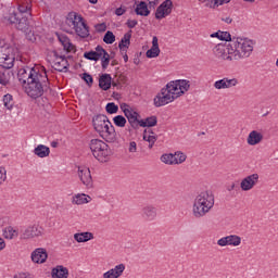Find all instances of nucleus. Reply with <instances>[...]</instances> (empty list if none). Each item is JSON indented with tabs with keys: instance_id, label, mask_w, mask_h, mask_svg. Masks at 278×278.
I'll use <instances>...</instances> for the list:
<instances>
[{
	"instance_id": "nucleus-1",
	"label": "nucleus",
	"mask_w": 278,
	"mask_h": 278,
	"mask_svg": "<svg viewBox=\"0 0 278 278\" xmlns=\"http://www.w3.org/2000/svg\"><path fill=\"white\" fill-rule=\"evenodd\" d=\"M49 84V76L47 75L46 68L26 85L25 91L31 99H38L42 97L45 92H49V90H51Z\"/></svg>"
},
{
	"instance_id": "nucleus-2",
	"label": "nucleus",
	"mask_w": 278,
	"mask_h": 278,
	"mask_svg": "<svg viewBox=\"0 0 278 278\" xmlns=\"http://www.w3.org/2000/svg\"><path fill=\"white\" fill-rule=\"evenodd\" d=\"M228 53L232 55L233 60L249 58L253 53V41L240 37H232Z\"/></svg>"
},
{
	"instance_id": "nucleus-3",
	"label": "nucleus",
	"mask_w": 278,
	"mask_h": 278,
	"mask_svg": "<svg viewBox=\"0 0 278 278\" xmlns=\"http://www.w3.org/2000/svg\"><path fill=\"white\" fill-rule=\"evenodd\" d=\"M214 207V194L210 191H202L193 202L192 214L194 218H203Z\"/></svg>"
},
{
	"instance_id": "nucleus-4",
	"label": "nucleus",
	"mask_w": 278,
	"mask_h": 278,
	"mask_svg": "<svg viewBox=\"0 0 278 278\" xmlns=\"http://www.w3.org/2000/svg\"><path fill=\"white\" fill-rule=\"evenodd\" d=\"M90 151L96 160L98 162H109L110 157L112 155V150L110 149V146L105 143V141L101 139H91L89 142Z\"/></svg>"
},
{
	"instance_id": "nucleus-5",
	"label": "nucleus",
	"mask_w": 278,
	"mask_h": 278,
	"mask_svg": "<svg viewBox=\"0 0 278 278\" xmlns=\"http://www.w3.org/2000/svg\"><path fill=\"white\" fill-rule=\"evenodd\" d=\"M175 99H179V93H177V91L170 87V83H168L166 88L162 89L161 96L154 98V105L155 108H162L163 105L173 103Z\"/></svg>"
},
{
	"instance_id": "nucleus-6",
	"label": "nucleus",
	"mask_w": 278,
	"mask_h": 278,
	"mask_svg": "<svg viewBox=\"0 0 278 278\" xmlns=\"http://www.w3.org/2000/svg\"><path fill=\"white\" fill-rule=\"evenodd\" d=\"M67 21L72 23L77 36L80 38H88L90 36V29L88 28L86 22H84V17H81V15L71 13Z\"/></svg>"
},
{
	"instance_id": "nucleus-7",
	"label": "nucleus",
	"mask_w": 278,
	"mask_h": 278,
	"mask_svg": "<svg viewBox=\"0 0 278 278\" xmlns=\"http://www.w3.org/2000/svg\"><path fill=\"white\" fill-rule=\"evenodd\" d=\"M45 70L46 68L42 65H35L34 67L27 66L18 71L17 77L21 84L28 85L31 81V79L39 76Z\"/></svg>"
},
{
	"instance_id": "nucleus-8",
	"label": "nucleus",
	"mask_w": 278,
	"mask_h": 278,
	"mask_svg": "<svg viewBox=\"0 0 278 278\" xmlns=\"http://www.w3.org/2000/svg\"><path fill=\"white\" fill-rule=\"evenodd\" d=\"M45 233V228L38 224L23 227L20 231L21 240H31L34 238H40Z\"/></svg>"
},
{
	"instance_id": "nucleus-9",
	"label": "nucleus",
	"mask_w": 278,
	"mask_h": 278,
	"mask_svg": "<svg viewBox=\"0 0 278 278\" xmlns=\"http://www.w3.org/2000/svg\"><path fill=\"white\" fill-rule=\"evenodd\" d=\"M0 66L2 68L10 70L14 66V55L12 54V48H2L0 51Z\"/></svg>"
},
{
	"instance_id": "nucleus-10",
	"label": "nucleus",
	"mask_w": 278,
	"mask_h": 278,
	"mask_svg": "<svg viewBox=\"0 0 278 278\" xmlns=\"http://www.w3.org/2000/svg\"><path fill=\"white\" fill-rule=\"evenodd\" d=\"M29 17L30 16L22 15L13 21L12 15H10L9 21L15 25L16 29L24 31V34H28L29 36V34H31V29L29 28Z\"/></svg>"
},
{
	"instance_id": "nucleus-11",
	"label": "nucleus",
	"mask_w": 278,
	"mask_h": 278,
	"mask_svg": "<svg viewBox=\"0 0 278 278\" xmlns=\"http://www.w3.org/2000/svg\"><path fill=\"white\" fill-rule=\"evenodd\" d=\"M169 88L178 93V97L186 94L190 90V80L178 79L169 83Z\"/></svg>"
},
{
	"instance_id": "nucleus-12",
	"label": "nucleus",
	"mask_w": 278,
	"mask_h": 278,
	"mask_svg": "<svg viewBox=\"0 0 278 278\" xmlns=\"http://www.w3.org/2000/svg\"><path fill=\"white\" fill-rule=\"evenodd\" d=\"M173 12V1L172 0H165L163 3H161L155 12V18L157 21H162V18H166Z\"/></svg>"
},
{
	"instance_id": "nucleus-13",
	"label": "nucleus",
	"mask_w": 278,
	"mask_h": 278,
	"mask_svg": "<svg viewBox=\"0 0 278 278\" xmlns=\"http://www.w3.org/2000/svg\"><path fill=\"white\" fill-rule=\"evenodd\" d=\"M99 136L102 137V140L109 143L118 142V135L116 134V128L114 125H109L102 131L99 132Z\"/></svg>"
},
{
	"instance_id": "nucleus-14",
	"label": "nucleus",
	"mask_w": 278,
	"mask_h": 278,
	"mask_svg": "<svg viewBox=\"0 0 278 278\" xmlns=\"http://www.w3.org/2000/svg\"><path fill=\"white\" fill-rule=\"evenodd\" d=\"M92 123L97 134L104 130L109 125H112V122H110V118H108V115H103V114L96 115L92 118Z\"/></svg>"
},
{
	"instance_id": "nucleus-15",
	"label": "nucleus",
	"mask_w": 278,
	"mask_h": 278,
	"mask_svg": "<svg viewBox=\"0 0 278 278\" xmlns=\"http://www.w3.org/2000/svg\"><path fill=\"white\" fill-rule=\"evenodd\" d=\"M54 70L59 73H66L71 66L68 59L65 55L58 54V52L54 53Z\"/></svg>"
},
{
	"instance_id": "nucleus-16",
	"label": "nucleus",
	"mask_w": 278,
	"mask_h": 278,
	"mask_svg": "<svg viewBox=\"0 0 278 278\" xmlns=\"http://www.w3.org/2000/svg\"><path fill=\"white\" fill-rule=\"evenodd\" d=\"M218 247H240L242 244V238L236 235H230L224 238H220L217 241Z\"/></svg>"
},
{
	"instance_id": "nucleus-17",
	"label": "nucleus",
	"mask_w": 278,
	"mask_h": 278,
	"mask_svg": "<svg viewBox=\"0 0 278 278\" xmlns=\"http://www.w3.org/2000/svg\"><path fill=\"white\" fill-rule=\"evenodd\" d=\"M78 177L80 181L86 186V188L90 189L93 186L92 174L90 173V168L88 167H79L78 168Z\"/></svg>"
},
{
	"instance_id": "nucleus-18",
	"label": "nucleus",
	"mask_w": 278,
	"mask_h": 278,
	"mask_svg": "<svg viewBox=\"0 0 278 278\" xmlns=\"http://www.w3.org/2000/svg\"><path fill=\"white\" fill-rule=\"evenodd\" d=\"M21 16H31V5L27 2L18 4L17 12L11 13V21H16Z\"/></svg>"
},
{
	"instance_id": "nucleus-19",
	"label": "nucleus",
	"mask_w": 278,
	"mask_h": 278,
	"mask_svg": "<svg viewBox=\"0 0 278 278\" xmlns=\"http://www.w3.org/2000/svg\"><path fill=\"white\" fill-rule=\"evenodd\" d=\"M213 51L216 58H218V60H228L229 62L235 60L233 54L229 53V45L228 47L217 45Z\"/></svg>"
},
{
	"instance_id": "nucleus-20",
	"label": "nucleus",
	"mask_w": 278,
	"mask_h": 278,
	"mask_svg": "<svg viewBox=\"0 0 278 278\" xmlns=\"http://www.w3.org/2000/svg\"><path fill=\"white\" fill-rule=\"evenodd\" d=\"M258 180H260V175L252 174L242 179L240 184V188L244 192H248V190H253V188L255 187V184H257Z\"/></svg>"
},
{
	"instance_id": "nucleus-21",
	"label": "nucleus",
	"mask_w": 278,
	"mask_h": 278,
	"mask_svg": "<svg viewBox=\"0 0 278 278\" xmlns=\"http://www.w3.org/2000/svg\"><path fill=\"white\" fill-rule=\"evenodd\" d=\"M141 216L144 220L151 222L157 218V207L153 205H146L141 210Z\"/></svg>"
},
{
	"instance_id": "nucleus-22",
	"label": "nucleus",
	"mask_w": 278,
	"mask_h": 278,
	"mask_svg": "<svg viewBox=\"0 0 278 278\" xmlns=\"http://www.w3.org/2000/svg\"><path fill=\"white\" fill-rule=\"evenodd\" d=\"M47 250L42 248H38L31 253V261L35 264H45L47 262Z\"/></svg>"
},
{
	"instance_id": "nucleus-23",
	"label": "nucleus",
	"mask_w": 278,
	"mask_h": 278,
	"mask_svg": "<svg viewBox=\"0 0 278 278\" xmlns=\"http://www.w3.org/2000/svg\"><path fill=\"white\" fill-rule=\"evenodd\" d=\"M125 273V264H118L103 274V278H118Z\"/></svg>"
},
{
	"instance_id": "nucleus-24",
	"label": "nucleus",
	"mask_w": 278,
	"mask_h": 278,
	"mask_svg": "<svg viewBox=\"0 0 278 278\" xmlns=\"http://www.w3.org/2000/svg\"><path fill=\"white\" fill-rule=\"evenodd\" d=\"M103 48L101 46L96 47V51H89L84 53V58L86 60H90L91 62H99L102 58Z\"/></svg>"
},
{
	"instance_id": "nucleus-25",
	"label": "nucleus",
	"mask_w": 278,
	"mask_h": 278,
	"mask_svg": "<svg viewBox=\"0 0 278 278\" xmlns=\"http://www.w3.org/2000/svg\"><path fill=\"white\" fill-rule=\"evenodd\" d=\"M262 140H264V135L257 130H252L248 136L247 142L250 147H255V144H260Z\"/></svg>"
},
{
	"instance_id": "nucleus-26",
	"label": "nucleus",
	"mask_w": 278,
	"mask_h": 278,
	"mask_svg": "<svg viewBox=\"0 0 278 278\" xmlns=\"http://www.w3.org/2000/svg\"><path fill=\"white\" fill-rule=\"evenodd\" d=\"M124 116H126L132 129H136L138 127V123L140 122L138 121V116H140L138 112L134 111V109H130L124 113Z\"/></svg>"
},
{
	"instance_id": "nucleus-27",
	"label": "nucleus",
	"mask_w": 278,
	"mask_h": 278,
	"mask_svg": "<svg viewBox=\"0 0 278 278\" xmlns=\"http://www.w3.org/2000/svg\"><path fill=\"white\" fill-rule=\"evenodd\" d=\"M129 45H131V30L126 33L124 37L121 39L118 43V49L122 53H127V49H129Z\"/></svg>"
},
{
	"instance_id": "nucleus-28",
	"label": "nucleus",
	"mask_w": 278,
	"mask_h": 278,
	"mask_svg": "<svg viewBox=\"0 0 278 278\" xmlns=\"http://www.w3.org/2000/svg\"><path fill=\"white\" fill-rule=\"evenodd\" d=\"M90 201H92V198L85 193H78L72 197L73 205H85V203H90Z\"/></svg>"
},
{
	"instance_id": "nucleus-29",
	"label": "nucleus",
	"mask_w": 278,
	"mask_h": 278,
	"mask_svg": "<svg viewBox=\"0 0 278 278\" xmlns=\"http://www.w3.org/2000/svg\"><path fill=\"white\" fill-rule=\"evenodd\" d=\"M99 88H101V90H109L112 88V76L110 74H102L100 76Z\"/></svg>"
},
{
	"instance_id": "nucleus-30",
	"label": "nucleus",
	"mask_w": 278,
	"mask_h": 278,
	"mask_svg": "<svg viewBox=\"0 0 278 278\" xmlns=\"http://www.w3.org/2000/svg\"><path fill=\"white\" fill-rule=\"evenodd\" d=\"M200 3H205V8H211L212 10H216V8H220V5H225V3H229L231 0H198Z\"/></svg>"
},
{
	"instance_id": "nucleus-31",
	"label": "nucleus",
	"mask_w": 278,
	"mask_h": 278,
	"mask_svg": "<svg viewBox=\"0 0 278 278\" xmlns=\"http://www.w3.org/2000/svg\"><path fill=\"white\" fill-rule=\"evenodd\" d=\"M52 278H68V268L58 265L52 269Z\"/></svg>"
},
{
	"instance_id": "nucleus-32",
	"label": "nucleus",
	"mask_w": 278,
	"mask_h": 278,
	"mask_svg": "<svg viewBox=\"0 0 278 278\" xmlns=\"http://www.w3.org/2000/svg\"><path fill=\"white\" fill-rule=\"evenodd\" d=\"M56 36L65 51H73V43L71 42L68 36L64 34H56Z\"/></svg>"
},
{
	"instance_id": "nucleus-33",
	"label": "nucleus",
	"mask_w": 278,
	"mask_h": 278,
	"mask_svg": "<svg viewBox=\"0 0 278 278\" xmlns=\"http://www.w3.org/2000/svg\"><path fill=\"white\" fill-rule=\"evenodd\" d=\"M50 153L51 150L45 144H39L34 149V154L37 155V157H49Z\"/></svg>"
},
{
	"instance_id": "nucleus-34",
	"label": "nucleus",
	"mask_w": 278,
	"mask_h": 278,
	"mask_svg": "<svg viewBox=\"0 0 278 278\" xmlns=\"http://www.w3.org/2000/svg\"><path fill=\"white\" fill-rule=\"evenodd\" d=\"M135 12L138 16H149V14H151L149 5L144 1H141L140 4H137Z\"/></svg>"
},
{
	"instance_id": "nucleus-35",
	"label": "nucleus",
	"mask_w": 278,
	"mask_h": 278,
	"mask_svg": "<svg viewBox=\"0 0 278 278\" xmlns=\"http://www.w3.org/2000/svg\"><path fill=\"white\" fill-rule=\"evenodd\" d=\"M74 240L76 242H88L89 240H94V235L92 232H78L74 235Z\"/></svg>"
},
{
	"instance_id": "nucleus-36",
	"label": "nucleus",
	"mask_w": 278,
	"mask_h": 278,
	"mask_svg": "<svg viewBox=\"0 0 278 278\" xmlns=\"http://www.w3.org/2000/svg\"><path fill=\"white\" fill-rule=\"evenodd\" d=\"M138 125L140 127H155V125H157V116L152 115L146 119H141L138 122Z\"/></svg>"
},
{
	"instance_id": "nucleus-37",
	"label": "nucleus",
	"mask_w": 278,
	"mask_h": 278,
	"mask_svg": "<svg viewBox=\"0 0 278 278\" xmlns=\"http://www.w3.org/2000/svg\"><path fill=\"white\" fill-rule=\"evenodd\" d=\"M211 38H218V40H225L226 42H231L233 38H231V34L229 31H220L211 34Z\"/></svg>"
},
{
	"instance_id": "nucleus-38",
	"label": "nucleus",
	"mask_w": 278,
	"mask_h": 278,
	"mask_svg": "<svg viewBox=\"0 0 278 278\" xmlns=\"http://www.w3.org/2000/svg\"><path fill=\"white\" fill-rule=\"evenodd\" d=\"M3 236L7 240H13V238H18V230L14 229L12 226H8L3 230Z\"/></svg>"
},
{
	"instance_id": "nucleus-39",
	"label": "nucleus",
	"mask_w": 278,
	"mask_h": 278,
	"mask_svg": "<svg viewBox=\"0 0 278 278\" xmlns=\"http://www.w3.org/2000/svg\"><path fill=\"white\" fill-rule=\"evenodd\" d=\"M101 60V66L103 71L108 70V66H110V53L105 49L102 50V56Z\"/></svg>"
},
{
	"instance_id": "nucleus-40",
	"label": "nucleus",
	"mask_w": 278,
	"mask_h": 278,
	"mask_svg": "<svg viewBox=\"0 0 278 278\" xmlns=\"http://www.w3.org/2000/svg\"><path fill=\"white\" fill-rule=\"evenodd\" d=\"M153 132H143V140L146 142H149V149H153V144H155V142L157 141V137H155L154 135H151Z\"/></svg>"
},
{
	"instance_id": "nucleus-41",
	"label": "nucleus",
	"mask_w": 278,
	"mask_h": 278,
	"mask_svg": "<svg viewBox=\"0 0 278 278\" xmlns=\"http://www.w3.org/2000/svg\"><path fill=\"white\" fill-rule=\"evenodd\" d=\"M2 101L7 110H12L14 108V98L12 97V94L10 93L4 94Z\"/></svg>"
},
{
	"instance_id": "nucleus-42",
	"label": "nucleus",
	"mask_w": 278,
	"mask_h": 278,
	"mask_svg": "<svg viewBox=\"0 0 278 278\" xmlns=\"http://www.w3.org/2000/svg\"><path fill=\"white\" fill-rule=\"evenodd\" d=\"M103 42H105V45H114V42H116V36L114 35V33H112V30H108L103 37Z\"/></svg>"
},
{
	"instance_id": "nucleus-43",
	"label": "nucleus",
	"mask_w": 278,
	"mask_h": 278,
	"mask_svg": "<svg viewBox=\"0 0 278 278\" xmlns=\"http://www.w3.org/2000/svg\"><path fill=\"white\" fill-rule=\"evenodd\" d=\"M161 162H163V164H168L169 166L175 165V155L174 154H163L161 156Z\"/></svg>"
},
{
	"instance_id": "nucleus-44",
	"label": "nucleus",
	"mask_w": 278,
	"mask_h": 278,
	"mask_svg": "<svg viewBox=\"0 0 278 278\" xmlns=\"http://www.w3.org/2000/svg\"><path fill=\"white\" fill-rule=\"evenodd\" d=\"M113 123L116 127H125V125H127V119L123 115H117L113 118Z\"/></svg>"
},
{
	"instance_id": "nucleus-45",
	"label": "nucleus",
	"mask_w": 278,
	"mask_h": 278,
	"mask_svg": "<svg viewBox=\"0 0 278 278\" xmlns=\"http://www.w3.org/2000/svg\"><path fill=\"white\" fill-rule=\"evenodd\" d=\"M105 110H106L108 114H117L118 113V105H116V103H114V102H109L105 105Z\"/></svg>"
},
{
	"instance_id": "nucleus-46",
	"label": "nucleus",
	"mask_w": 278,
	"mask_h": 278,
	"mask_svg": "<svg viewBox=\"0 0 278 278\" xmlns=\"http://www.w3.org/2000/svg\"><path fill=\"white\" fill-rule=\"evenodd\" d=\"M175 157V164H184L186 162V155L182 152H176L174 154Z\"/></svg>"
},
{
	"instance_id": "nucleus-47",
	"label": "nucleus",
	"mask_w": 278,
	"mask_h": 278,
	"mask_svg": "<svg viewBox=\"0 0 278 278\" xmlns=\"http://www.w3.org/2000/svg\"><path fill=\"white\" fill-rule=\"evenodd\" d=\"M147 58H157L160 55V48H151L146 52Z\"/></svg>"
},
{
	"instance_id": "nucleus-48",
	"label": "nucleus",
	"mask_w": 278,
	"mask_h": 278,
	"mask_svg": "<svg viewBox=\"0 0 278 278\" xmlns=\"http://www.w3.org/2000/svg\"><path fill=\"white\" fill-rule=\"evenodd\" d=\"M226 81V88H233L238 86L239 81L237 78H224Z\"/></svg>"
},
{
	"instance_id": "nucleus-49",
	"label": "nucleus",
	"mask_w": 278,
	"mask_h": 278,
	"mask_svg": "<svg viewBox=\"0 0 278 278\" xmlns=\"http://www.w3.org/2000/svg\"><path fill=\"white\" fill-rule=\"evenodd\" d=\"M214 88H216V90L227 89V84L225 81V78L215 81Z\"/></svg>"
},
{
	"instance_id": "nucleus-50",
	"label": "nucleus",
	"mask_w": 278,
	"mask_h": 278,
	"mask_svg": "<svg viewBox=\"0 0 278 278\" xmlns=\"http://www.w3.org/2000/svg\"><path fill=\"white\" fill-rule=\"evenodd\" d=\"M83 79H84V81H86V84H87L88 86H90L91 84L94 83V79L92 78V75H90V74H88V73H84V74H83Z\"/></svg>"
},
{
	"instance_id": "nucleus-51",
	"label": "nucleus",
	"mask_w": 278,
	"mask_h": 278,
	"mask_svg": "<svg viewBox=\"0 0 278 278\" xmlns=\"http://www.w3.org/2000/svg\"><path fill=\"white\" fill-rule=\"evenodd\" d=\"M94 28H96V31H98V34H103V31L108 29V25L105 23H100V24H97Z\"/></svg>"
},
{
	"instance_id": "nucleus-52",
	"label": "nucleus",
	"mask_w": 278,
	"mask_h": 278,
	"mask_svg": "<svg viewBox=\"0 0 278 278\" xmlns=\"http://www.w3.org/2000/svg\"><path fill=\"white\" fill-rule=\"evenodd\" d=\"M8 179V174L4 167H0V186Z\"/></svg>"
},
{
	"instance_id": "nucleus-53",
	"label": "nucleus",
	"mask_w": 278,
	"mask_h": 278,
	"mask_svg": "<svg viewBox=\"0 0 278 278\" xmlns=\"http://www.w3.org/2000/svg\"><path fill=\"white\" fill-rule=\"evenodd\" d=\"M128 151L129 153H136V151H138V144L136 141H130Z\"/></svg>"
},
{
	"instance_id": "nucleus-54",
	"label": "nucleus",
	"mask_w": 278,
	"mask_h": 278,
	"mask_svg": "<svg viewBox=\"0 0 278 278\" xmlns=\"http://www.w3.org/2000/svg\"><path fill=\"white\" fill-rule=\"evenodd\" d=\"M0 84L2 86H8L10 84V80H8V77H5V74L0 72Z\"/></svg>"
},
{
	"instance_id": "nucleus-55",
	"label": "nucleus",
	"mask_w": 278,
	"mask_h": 278,
	"mask_svg": "<svg viewBox=\"0 0 278 278\" xmlns=\"http://www.w3.org/2000/svg\"><path fill=\"white\" fill-rule=\"evenodd\" d=\"M126 25L129 29H134L138 25V22L136 20H127Z\"/></svg>"
},
{
	"instance_id": "nucleus-56",
	"label": "nucleus",
	"mask_w": 278,
	"mask_h": 278,
	"mask_svg": "<svg viewBox=\"0 0 278 278\" xmlns=\"http://www.w3.org/2000/svg\"><path fill=\"white\" fill-rule=\"evenodd\" d=\"M125 12H127V8H123V7H119L115 10V14L116 16H123V14H125Z\"/></svg>"
},
{
	"instance_id": "nucleus-57",
	"label": "nucleus",
	"mask_w": 278,
	"mask_h": 278,
	"mask_svg": "<svg viewBox=\"0 0 278 278\" xmlns=\"http://www.w3.org/2000/svg\"><path fill=\"white\" fill-rule=\"evenodd\" d=\"M119 108H121V110H122V112H123L124 114L132 109V108L129 106V104H127V103H122Z\"/></svg>"
},
{
	"instance_id": "nucleus-58",
	"label": "nucleus",
	"mask_w": 278,
	"mask_h": 278,
	"mask_svg": "<svg viewBox=\"0 0 278 278\" xmlns=\"http://www.w3.org/2000/svg\"><path fill=\"white\" fill-rule=\"evenodd\" d=\"M152 48L160 49V43L157 42V37L152 38Z\"/></svg>"
},
{
	"instance_id": "nucleus-59",
	"label": "nucleus",
	"mask_w": 278,
	"mask_h": 278,
	"mask_svg": "<svg viewBox=\"0 0 278 278\" xmlns=\"http://www.w3.org/2000/svg\"><path fill=\"white\" fill-rule=\"evenodd\" d=\"M149 3V8H155L157 3H160V0H147Z\"/></svg>"
},
{
	"instance_id": "nucleus-60",
	"label": "nucleus",
	"mask_w": 278,
	"mask_h": 278,
	"mask_svg": "<svg viewBox=\"0 0 278 278\" xmlns=\"http://www.w3.org/2000/svg\"><path fill=\"white\" fill-rule=\"evenodd\" d=\"M222 21L227 23V25H231V23H233V20L230 16L222 17Z\"/></svg>"
},
{
	"instance_id": "nucleus-61",
	"label": "nucleus",
	"mask_w": 278,
	"mask_h": 278,
	"mask_svg": "<svg viewBox=\"0 0 278 278\" xmlns=\"http://www.w3.org/2000/svg\"><path fill=\"white\" fill-rule=\"evenodd\" d=\"M3 249H5V241L0 238V251H3Z\"/></svg>"
},
{
	"instance_id": "nucleus-62",
	"label": "nucleus",
	"mask_w": 278,
	"mask_h": 278,
	"mask_svg": "<svg viewBox=\"0 0 278 278\" xmlns=\"http://www.w3.org/2000/svg\"><path fill=\"white\" fill-rule=\"evenodd\" d=\"M52 149H58V141H52L51 143Z\"/></svg>"
},
{
	"instance_id": "nucleus-63",
	"label": "nucleus",
	"mask_w": 278,
	"mask_h": 278,
	"mask_svg": "<svg viewBox=\"0 0 278 278\" xmlns=\"http://www.w3.org/2000/svg\"><path fill=\"white\" fill-rule=\"evenodd\" d=\"M122 53H125L124 54V62H129V56L127 55V52H122Z\"/></svg>"
},
{
	"instance_id": "nucleus-64",
	"label": "nucleus",
	"mask_w": 278,
	"mask_h": 278,
	"mask_svg": "<svg viewBox=\"0 0 278 278\" xmlns=\"http://www.w3.org/2000/svg\"><path fill=\"white\" fill-rule=\"evenodd\" d=\"M236 188V184H232L231 186L228 187V191L231 192Z\"/></svg>"
}]
</instances>
